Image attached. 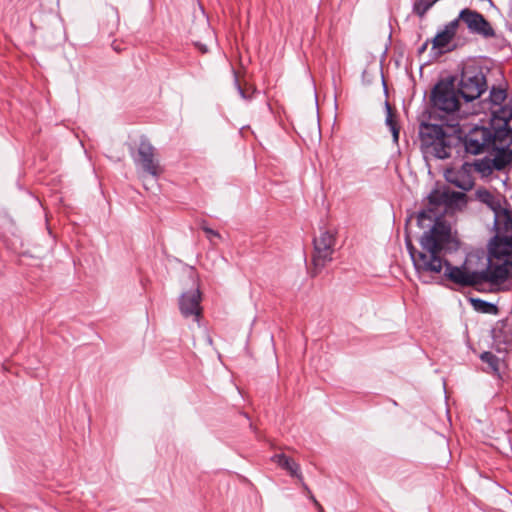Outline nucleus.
<instances>
[{"instance_id": "nucleus-7", "label": "nucleus", "mask_w": 512, "mask_h": 512, "mask_svg": "<svg viewBox=\"0 0 512 512\" xmlns=\"http://www.w3.org/2000/svg\"><path fill=\"white\" fill-rule=\"evenodd\" d=\"M428 207L418 213L417 223L420 228H430L435 222H443L439 219V208H446L451 203L450 194L447 191L435 189L427 197Z\"/></svg>"}, {"instance_id": "nucleus-21", "label": "nucleus", "mask_w": 512, "mask_h": 512, "mask_svg": "<svg viewBox=\"0 0 512 512\" xmlns=\"http://www.w3.org/2000/svg\"><path fill=\"white\" fill-rule=\"evenodd\" d=\"M438 1L439 0H415L413 4V12L419 17H423L426 12Z\"/></svg>"}, {"instance_id": "nucleus-11", "label": "nucleus", "mask_w": 512, "mask_h": 512, "mask_svg": "<svg viewBox=\"0 0 512 512\" xmlns=\"http://www.w3.org/2000/svg\"><path fill=\"white\" fill-rule=\"evenodd\" d=\"M202 294L198 286L183 292L179 297V310L183 317H191L194 321L199 322L202 315L201 307Z\"/></svg>"}, {"instance_id": "nucleus-9", "label": "nucleus", "mask_w": 512, "mask_h": 512, "mask_svg": "<svg viewBox=\"0 0 512 512\" xmlns=\"http://www.w3.org/2000/svg\"><path fill=\"white\" fill-rule=\"evenodd\" d=\"M134 162L136 165L140 166L146 174L154 178H158L163 172L156 149L147 140H141L139 143Z\"/></svg>"}, {"instance_id": "nucleus-19", "label": "nucleus", "mask_w": 512, "mask_h": 512, "mask_svg": "<svg viewBox=\"0 0 512 512\" xmlns=\"http://www.w3.org/2000/svg\"><path fill=\"white\" fill-rule=\"evenodd\" d=\"M512 143V131L506 127L498 129L493 132V142L491 143L492 147L502 146L511 148Z\"/></svg>"}, {"instance_id": "nucleus-32", "label": "nucleus", "mask_w": 512, "mask_h": 512, "mask_svg": "<svg viewBox=\"0 0 512 512\" xmlns=\"http://www.w3.org/2000/svg\"><path fill=\"white\" fill-rule=\"evenodd\" d=\"M111 46H112L113 50H115L116 52H120L123 50V48L121 47V45L118 43V41L116 39L112 41Z\"/></svg>"}, {"instance_id": "nucleus-29", "label": "nucleus", "mask_w": 512, "mask_h": 512, "mask_svg": "<svg viewBox=\"0 0 512 512\" xmlns=\"http://www.w3.org/2000/svg\"><path fill=\"white\" fill-rule=\"evenodd\" d=\"M203 231L207 234L209 239H211V237H220V234L217 231H214L209 227L203 226Z\"/></svg>"}, {"instance_id": "nucleus-25", "label": "nucleus", "mask_w": 512, "mask_h": 512, "mask_svg": "<svg viewBox=\"0 0 512 512\" xmlns=\"http://www.w3.org/2000/svg\"><path fill=\"white\" fill-rule=\"evenodd\" d=\"M234 75H235V84L237 86V89H238V92L240 94V96L245 99V100H249L252 98V95L253 93L255 92V90L252 88V87H245L243 88L240 83H239V80H238V77L236 75V72L234 71Z\"/></svg>"}, {"instance_id": "nucleus-2", "label": "nucleus", "mask_w": 512, "mask_h": 512, "mask_svg": "<svg viewBox=\"0 0 512 512\" xmlns=\"http://www.w3.org/2000/svg\"><path fill=\"white\" fill-rule=\"evenodd\" d=\"M452 250H443L438 254V257L444 262L438 272H436L431 279L436 275H441L442 278L452 282L461 287L476 286L484 282L496 284L498 279L503 278V274H491L485 270L484 266L481 268H473L474 261H479L480 256L478 253L469 254L461 266H453L446 258L447 253Z\"/></svg>"}, {"instance_id": "nucleus-17", "label": "nucleus", "mask_w": 512, "mask_h": 512, "mask_svg": "<svg viewBox=\"0 0 512 512\" xmlns=\"http://www.w3.org/2000/svg\"><path fill=\"white\" fill-rule=\"evenodd\" d=\"M477 200L486 204L496 215L502 210L500 200L485 188L477 189L475 192Z\"/></svg>"}, {"instance_id": "nucleus-23", "label": "nucleus", "mask_w": 512, "mask_h": 512, "mask_svg": "<svg viewBox=\"0 0 512 512\" xmlns=\"http://www.w3.org/2000/svg\"><path fill=\"white\" fill-rule=\"evenodd\" d=\"M492 159H482L478 160L474 163L475 169L482 173L483 175L490 174L493 170H495L494 166L491 164Z\"/></svg>"}, {"instance_id": "nucleus-12", "label": "nucleus", "mask_w": 512, "mask_h": 512, "mask_svg": "<svg viewBox=\"0 0 512 512\" xmlns=\"http://www.w3.org/2000/svg\"><path fill=\"white\" fill-rule=\"evenodd\" d=\"M271 460L276 463L278 466H280L282 469L287 470L291 476L297 477L299 480L303 481L302 474L300 472V466L291 458L287 457L285 454H276L274 455ZM302 487L309 497V499L313 502L318 512H324L323 507L321 504L316 500L314 495L312 494L309 487L302 482Z\"/></svg>"}, {"instance_id": "nucleus-6", "label": "nucleus", "mask_w": 512, "mask_h": 512, "mask_svg": "<svg viewBox=\"0 0 512 512\" xmlns=\"http://www.w3.org/2000/svg\"><path fill=\"white\" fill-rule=\"evenodd\" d=\"M313 245L311 275L315 277L333 259L336 234L330 230H321L319 236L314 238Z\"/></svg>"}, {"instance_id": "nucleus-33", "label": "nucleus", "mask_w": 512, "mask_h": 512, "mask_svg": "<svg viewBox=\"0 0 512 512\" xmlns=\"http://www.w3.org/2000/svg\"><path fill=\"white\" fill-rule=\"evenodd\" d=\"M429 45V41H426L420 48H419V53H423L427 47Z\"/></svg>"}, {"instance_id": "nucleus-26", "label": "nucleus", "mask_w": 512, "mask_h": 512, "mask_svg": "<svg viewBox=\"0 0 512 512\" xmlns=\"http://www.w3.org/2000/svg\"><path fill=\"white\" fill-rule=\"evenodd\" d=\"M460 21L459 17L450 21L441 32H455L459 28Z\"/></svg>"}, {"instance_id": "nucleus-31", "label": "nucleus", "mask_w": 512, "mask_h": 512, "mask_svg": "<svg viewBox=\"0 0 512 512\" xmlns=\"http://www.w3.org/2000/svg\"><path fill=\"white\" fill-rule=\"evenodd\" d=\"M194 44L202 53H206L208 51L206 44H203L200 41H195Z\"/></svg>"}, {"instance_id": "nucleus-34", "label": "nucleus", "mask_w": 512, "mask_h": 512, "mask_svg": "<svg viewBox=\"0 0 512 512\" xmlns=\"http://www.w3.org/2000/svg\"><path fill=\"white\" fill-rule=\"evenodd\" d=\"M484 36H494L495 34H488V33H485L483 34Z\"/></svg>"}, {"instance_id": "nucleus-5", "label": "nucleus", "mask_w": 512, "mask_h": 512, "mask_svg": "<svg viewBox=\"0 0 512 512\" xmlns=\"http://www.w3.org/2000/svg\"><path fill=\"white\" fill-rule=\"evenodd\" d=\"M487 89L485 69L479 61L470 59L463 64L458 93L467 101L479 98Z\"/></svg>"}, {"instance_id": "nucleus-28", "label": "nucleus", "mask_w": 512, "mask_h": 512, "mask_svg": "<svg viewBox=\"0 0 512 512\" xmlns=\"http://www.w3.org/2000/svg\"><path fill=\"white\" fill-rule=\"evenodd\" d=\"M387 106V118H386V124L387 126L391 129L392 127H397V123L396 121L393 119V116H392V113H391V108L388 104H386Z\"/></svg>"}, {"instance_id": "nucleus-3", "label": "nucleus", "mask_w": 512, "mask_h": 512, "mask_svg": "<svg viewBox=\"0 0 512 512\" xmlns=\"http://www.w3.org/2000/svg\"><path fill=\"white\" fill-rule=\"evenodd\" d=\"M421 151L426 159H446L460 138L441 125L422 122L419 126Z\"/></svg>"}, {"instance_id": "nucleus-16", "label": "nucleus", "mask_w": 512, "mask_h": 512, "mask_svg": "<svg viewBox=\"0 0 512 512\" xmlns=\"http://www.w3.org/2000/svg\"><path fill=\"white\" fill-rule=\"evenodd\" d=\"M446 178L450 183L465 191L470 190L474 185L472 176L465 168L457 171H448Z\"/></svg>"}, {"instance_id": "nucleus-13", "label": "nucleus", "mask_w": 512, "mask_h": 512, "mask_svg": "<svg viewBox=\"0 0 512 512\" xmlns=\"http://www.w3.org/2000/svg\"><path fill=\"white\" fill-rule=\"evenodd\" d=\"M430 43L431 54L436 58L462 46L464 41L457 34H435Z\"/></svg>"}, {"instance_id": "nucleus-15", "label": "nucleus", "mask_w": 512, "mask_h": 512, "mask_svg": "<svg viewBox=\"0 0 512 512\" xmlns=\"http://www.w3.org/2000/svg\"><path fill=\"white\" fill-rule=\"evenodd\" d=\"M496 235L512 240V215L505 209L494 215Z\"/></svg>"}, {"instance_id": "nucleus-4", "label": "nucleus", "mask_w": 512, "mask_h": 512, "mask_svg": "<svg viewBox=\"0 0 512 512\" xmlns=\"http://www.w3.org/2000/svg\"><path fill=\"white\" fill-rule=\"evenodd\" d=\"M480 260L485 270L491 274H503L496 284L503 283L512 277V240L495 235L489 243L488 255L481 253Z\"/></svg>"}, {"instance_id": "nucleus-8", "label": "nucleus", "mask_w": 512, "mask_h": 512, "mask_svg": "<svg viewBox=\"0 0 512 512\" xmlns=\"http://www.w3.org/2000/svg\"><path fill=\"white\" fill-rule=\"evenodd\" d=\"M430 101L435 110L451 114L459 109V98L452 82L440 81L431 91Z\"/></svg>"}, {"instance_id": "nucleus-20", "label": "nucleus", "mask_w": 512, "mask_h": 512, "mask_svg": "<svg viewBox=\"0 0 512 512\" xmlns=\"http://www.w3.org/2000/svg\"><path fill=\"white\" fill-rule=\"evenodd\" d=\"M470 302L473 309L479 313L491 315H497L499 313L498 307L493 303L487 302L479 298H471Z\"/></svg>"}, {"instance_id": "nucleus-1", "label": "nucleus", "mask_w": 512, "mask_h": 512, "mask_svg": "<svg viewBox=\"0 0 512 512\" xmlns=\"http://www.w3.org/2000/svg\"><path fill=\"white\" fill-rule=\"evenodd\" d=\"M420 249H416L411 240H406V247L419 278L428 283L444 263L438 254L443 250H455L458 242L452 235L451 227L446 222H435L419 239Z\"/></svg>"}, {"instance_id": "nucleus-18", "label": "nucleus", "mask_w": 512, "mask_h": 512, "mask_svg": "<svg viewBox=\"0 0 512 512\" xmlns=\"http://www.w3.org/2000/svg\"><path fill=\"white\" fill-rule=\"evenodd\" d=\"M492 148L497 150L491 162L492 166H494L495 170L504 169L512 161V148H503L502 146Z\"/></svg>"}, {"instance_id": "nucleus-14", "label": "nucleus", "mask_w": 512, "mask_h": 512, "mask_svg": "<svg viewBox=\"0 0 512 512\" xmlns=\"http://www.w3.org/2000/svg\"><path fill=\"white\" fill-rule=\"evenodd\" d=\"M459 19L470 32H494L491 24L476 10L464 8L459 13Z\"/></svg>"}, {"instance_id": "nucleus-22", "label": "nucleus", "mask_w": 512, "mask_h": 512, "mask_svg": "<svg viewBox=\"0 0 512 512\" xmlns=\"http://www.w3.org/2000/svg\"><path fill=\"white\" fill-rule=\"evenodd\" d=\"M489 98L494 105H501L506 99V91L500 87H492Z\"/></svg>"}, {"instance_id": "nucleus-10", "label": "nucleus", "mask_w": 512, "mask_h": 512, "mask_svg": "<svg viewBox=\"0 0 512 512\" xmlns=\"http://www.w3.org/2000/svg\"><path fill=\"white\" fill-rule=\"evenodd\" d=\"M493 142V131L485 127L472 128L463 138L465 151L472 155L483 153Z\"/></svg>"}, {"instance_id": "nucleus-24", "label": "nucleus", "mask_w": 512, "mask_h": 512, "mask_svg": "<svg viewBox=\"0 0 512 512\" xmlns=\"http://www.w3.org/2000/svg\"><path fill=\"white\" fill-rule=\"evenodd\" d=\"M481 360L487 363L493 371H498L499 359L491 352H484L481 354Z\"/></svg>"}, {"instance_id": "nucleus-30", "label": "nucleus", "mask_w": 512, "mask_h": 512, "mask_svg": "<svg viewBox=\"0 0 512 512\" xmlns=\"http://www.w3.org/2000/svg\"><path fill=\"white\" fill-rule=\"evenodd\" d=\"M391 133H392V136H393V141L395 143H398V140H399V128L398 126L397 127H392L390 129Z\"/></svg>"}, {"instance_id": "nucleus-27", "label": "nucleus", "mask_w": 512, "mask_h": 512, "mask_svg": "<svg viewBox=\"0 0 512 512\" xmlns=\"http://www.w3.org/2000/svg\"><path fill=\"white\" fill-rule=\"evenodd\" d=\"M502 113V115H499L498 113L499 112H494L495 113V116L500 118L501 120H503L505 122V125H507L508 121L511 119L512 117V113L511 111L509 110H506L504 108L501 109L500 111Z\"/></svg>"}]
</instances>
